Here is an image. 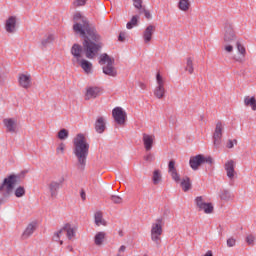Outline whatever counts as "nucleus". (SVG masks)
<instances>
[{
    "label": "nucleus",
    "instance_id": "1",
    "mask_svg": "<svg viewBox=\"0 0 256 256\" xmlns=\"http://www.w3.org/2000/svg\"><path fill=\"white\" fill-rule=\"evenodd\" d=\"M73 21V31L76 35H80L83 42L82 46L73 44L71 48L72 63L73 65H79L87 75H91L93 73V63L86 59H95L99 55V51L103 49L102 37L95 24L80 13L74 15ZM83 55H85L86 59H83Z\"/></svg>",
    "mask_w": 256,
    "mask_h": 256
},
{
    "label": "nucleus",
    "instance_id": "2",
    "mask_svg": "<svg viewBox=\"0 0 256 256\" xmlns=\"http://www.w3.org/2000/svg\"><path fill=\"white\" fill-rule=\"evenodd\" d=\"M237 47L238 53H240L239 57H234L235 61L238 63H243L245 61V46L241 44L237 40V36L235 35V30H233V24L226 22L224 26V46L223 51L225 53H231L233 51V47Z\"/></svg>",
    "mask_w": 256,
    "mask_h": 256
},
{
    "label": "nucleus",
    "instance_id": "3",
    "mask_svg": "<svg viewBox=\"0 0 256 256\" xmlns=\"http://www.w3.org/2000/svg\"><path fill=\"white\" fill-rule=\"evenodd\" d=\"M73 153L78 159V169L80 171H85L87 165V157L89 156V142L83 134H77L74 139V149Z\"/></svg>",
    "mask_w": 256,
    "mask_h": 256
},
{
    "label": "nucleus",
    "instance_id": "4",
    "mask_svg": "<svg viewBox=\"0 0 256 256\" xmlns=\"http://www.w3.org/2000/svg\"><path fill=\"white\" fill-rule=\"evenodd\" d=\"M21 183V175L11 174L6 177L2 184L0 185V205H4L7 203V199L11 197V193H13V189H15V185H19Z\"/></svg>",
    "mask_w": 256,
    "mask_h": 256
},
{
    "label": "nucleus",
    "instance_id": "5",
    "mask_svg": "<svg viewBox=\"0 0 256 256\" xmlns=\"http://www.w3.org/2000/svg\"><path fill=\"white\" fill-rule=\"evenodd\" d=\"M102 68L104 75H108L109 77H115L117 75V69L113 67L115 64V59L111 58L107 53H103L100 55L99 65H105Z\"/></svg>",
    "mask_w": 256,
    "mask_h": 256
},
{
    "label": "nucleus",
    "instance_id": "6",
    "mask_svg": "<svg viewBox=\"0 0 256 256\" xmlns=\"http://www.w3.org/2000/svg\"><path fill=\"white\" fill-rule=\"evenodd\" d=\"M161 235H163V218H158L151 228V240L157 247L161 245Z\"/></svg>",
    "mask_w": 256,
    "mask_h": 256
},
{
    "label": "nucleus",
    "instance_id": "7",
    "mask_svg": "<svg viewBox=\"0 0 256 256\" xmlns=\"http://www.w3.org/2000/svg\"><path fill=\"white\" fill-rule=\"evenodd\" d=\"M63 233H66V237L69 241L75 237V229L71 227V224L67 223L59 231L54 232L52 240L63 245V240H61V235H63Z\"/></svg>",
    "mask_w": 256,
    "mask_h": 256
},
{
    "label": "nucleus",
    "instance_id": "8",
    "mask_svg": "<svg viewBox=\"0 0 256 256\" xmlns=\"http://www.w3.org/2000/svg\"><path fill=\"white\" fill-rule=\"evenodd\" d=\"M156 83L157 86L154 90V95L157 99H163L166 93L165 82L163 81V77L159 73L156 75Z\"/></svg>",
    "mask_w": 256,
    "mask_h": 256
},
{
    "label": "nucleus",
    "instance_id": "9",
    "mask_svg": "<svg viewBox=\"0 0 256 256\" xmlns=\"http://www.w3.org/2000/svg\"><path fill=\"white\" fill-rule=\"evenodd\" d=\"M112 116L117 125H125V120L127 119V112L123 111V108L116 107L112 110Z\"/></svg>",
    "mask_w": 256,
    "mask_h": 256
},
{
    "label": "nucleus",
    "instance_id": "10",
    "mask_svg": "<svg viewBox=\"0 0 256 256\" xmlns=\"http://www.w3.org/2000/svg\"><path fill=\"white\" fill-rule=\"evenodd\" d=\"M221 139H223V123L217 122L213 134L214 147L219 148V146L221 145Z\"/></svg>",
    "mask_w": 256,
    "mask_h": 256
},
{
    "label": "nucleus",
    "instance_id": "11",
    "mask_svg": "<svg viewBox=\"0 0 256 256\" xmlns=\"http://www.w3.org/2000/svg\"><path fill=\"white\" fill-rule=\"evenodd\" d=\"M203 163H205V156L201 154L192 156L189 161L190 167L193 169V171H197V169H199Z\"/></svg>",
    "mask_w": 256,
    "mask_h": 256
},
{
    "label": "nucleus",
    "instance_id": "12",
    "mask_svg": "<svg viewBox=\"0 0 256 256\" xmlns=\"http://www.w3.org/2000/svg\"><path fill=\"white\" fill-rule=\"evenodd\" d=\"M224 169L228 179L233 181L235 179V160H228L224 165Z\"/></svg>",
    "mask_w": 256,
    "mask_h": 256
},
{
    "label": "nucleus",
    "instance_id": "13",
    "mask_svg": "<svg viewBox=\"0 0 256 256\" xmlns=\"http://www.w3.org/2000/svg\"><path fill=\"white\" fill-rule=\"evenodd\" d=\"M101 95V88L99 87H88L85 93V100L97 99Z\"/></svg>",
    "mask_w": 256,
    "mask_h": 256
},
{
    "label": "nucleus",
    "instance_id": "14",
    "mask_svg": "<svg viewBox=\"0 0 256 256\" xmlns=\"http://www.w3.org/2000/svg\"><path fill=\"white\" fill-rule=\"evenodd\" d=\"M143 145L146 151L153 149V143H155V136L144 133L142 137Z\"/></svg>",
    "mask_w": 256,
    "mask_h": 256
},
{
    "label": "nucleus",
    "instance_id": "15",
    "mask_svg": "<svg viewBox=\"0 0 256 256\" xmlns=\"http://www.w3.org/2000/svg\"><path fill=\"white\" fill-rule=\"evenodd\" d=\"M3 124L6 127L8 133H15L17 129V120L15 118H5Z\"/></svg>",
    "mask_w": 256,
    "mask_h": 256
},
{
    "label": "nucleus",
    "instance_id": "16",
    "mask_svg": "<svg viewBox=\"0 0 256 256\" xmlns=\"http://www.w3.org/2000/svg\"><path fill=\"white\" fill-rule=\"evenodd\" d=\"M16 27H17V18H15V16H10L6 20V25H5V29L7 33H15V31H17Z\"/></svg>",
    "mask_w": 256,
    "mask_h": 256
},
{
    "label": "nucleus",
    "instance_id": "17",
    "mask_svg": "<svg viewBox=\"0 0 256 256\" xmlns=\"http://www.w3.org/2000/svg\"><path fill=\"white\" fill-rule=\"evenodd\" d=\"M65 181V178H60L59 181H52L49 185L51 197H57V192L59 191V188L61 185H63V182Z\"/></svg>",
    "mask_w": 256,
    "mask_h": 256
},
{
    "label": "nucleus",
    "instance_id": "18",
    "mask_svg": "<svg viewBox=\"0 0 256 256\" xmlns=\"http://www.w3.org/2000/svg\"><path fill=\"white\" fill-rule=\"evenodd\" d=\"M155 26L149 25L146 27V29L143 32V39L144 43H151V40L153 39V35L155 33Z\"/></svg>",
    "mask_w": 256,
    "mask_h": 256
},
{
    "label": "nucleus",
    "instance_id": "19",
    "mask_svg": "<svg viewBox=\"0 0 256 256\" xmlns=\"http://www.w3.org/2000/svg\"><path fill=\"white\" fill-rule=\"evenodd\" d=\"M94 127H95V131L96 133H105V130L107 129V124L105 122V118L103 117H99L97 118L95 124H94Z\"/></svg>",
    "mask_w": 256,
    "mask_h": 256
},
{
    "label": "nucleus",
    "instance_id": "20",
    "mask_svg": "<svg viewBox=\"0 0 256 256\" xmlns=\"http://www.w3.org/2000/svg\"><path fill=\"white\" fill-rule=\"evenodd\" d=\"M37 229V222L33 221L29 223L22 233V239H29V237L35 233V230Z\"/></svg>",
    "mask_w": 256,
    "mask_h": 256
},
{
    "label": "nucleus",
    "instance_id": "21",
    "mask_svg": "<svg viewBox=\"0 0 256 256\" xmlns=\"http://www.w3.org/2000/svg\"><path fill=\"white\" fill-rule=\"evenodd\" d=\"M19 84L24 89H29V87H31V76L25 75V74H20Z\"/></svg>",
    "mask_w": 256,
    "mask_h": 256
},
{
    "label": "nucleus",
    "instance_id": "22",
    "mask_svg": "<svg viewBox=\"0 0 256 256\" xmlns=\"http://www.w3.org/2000/svg\"><path fill=\"white\" fill-rule=\"evenodd\" d=\"M94 223H95V225H97V227H101V225H103L104 227H107V221H105V219H103L102 211L95 212Z\"/></svg>",
    "mask_w": 256,
    "mask_h": 256
},
{
    "label": "nucleus",
    "instance_id": "23",
    "mask_svg": "<svg viewBox=\"0 0 256 256\" xmlns=\"http://www.w3.org/2000/svg\"><path fill=\"white\" fill-rule=\"evenodd\" d=\"M180 187L182 188V191H184V193L190 191L191 187H193V184H191V178H189L188 176H184L180 182Z\"/></svg>",
    "mask_w": 256,
    "mask_h": 256
},
{
    "label": "nucleus",
    "instance_id": "24",
    "mask_svg": "<svg viewBox=\"0 0 256 256\" xmlns=\"http://www.w3.org/2000/svg\"><path fill=\"white\" fill-rule=\"evenodd\" d=\"M244 105L246 107H251L252 111H256V99H255V97L246 96L244 98Z\"/></svg>",
    "mask_w": 256,
    "mask_h": 256
},
{
    "label": "nucleus",
    "instance_id": "25",
    "mask_svg": "<svg viewBox=\"0 0 256 256\" xmlns=\"http://www.w3.org/2000/svg\"><path fill=\"white\" fill-rule=\"evenodd\" d=\"M152 181L154 185H159L161 181H163V175L161 174V170L156 169L153 172Z\"/></svg>",
    "mask_w": 256,
    "mask_h": 256
},
{
    "label": "nucleus",
    "instance_id": "26",
    "mask_svg": "<svg viewBox=\"0 0 256 256\" xmlns=\"http://www.w3.org/2000/svg\"><path fill=\"white\" fill-rule=\"evenodd\" d=\"M106 233L105 232H98L95 237H94V243L95 245H97L98 247H101V245H103V241H105V237H106Z\"/></svg>",
    "mask_w": 256,
    "mask_h": 256
},
{
    "label": "nucleus",
    "instance_id": "27",
    "mask_svg": "<svg viewBox=\"0 0 256 256\" xmlns=\"http://www.w3.org/2000/svg\"><path fill=\"white\" fill-rule=\"evenodd\" d=\"M139 23V15L132 16L131 20L126 24L127 29H133V27H137Z\"/></svg>",
    "mask_w": 256,
    "mask_h": 256
},
{
    "label": "nucleus",
    "instance_id": "28",
    "mask_svg": "<svg viewBox=\"0 0 256 256\" xmlns=\"http://www.w3.org/2000/svg\"><path fill=\"white\" fill-rule=\"evenodd\" d=\"M213 204L205 202L201 208H199V211H204L206 215H209L213 213Z\"/></svg>",
    "mask_w": 256,
    "mask_h": 256
},
{
    "label": "nucleus",
    "instance_id": "29",
    "mask_svg": "<svg viewBox=\"0 0 256 256\" xmlns=\"http://www.w3.org/2000/svg\"><path fill=\"white\" fill-rule=\"evenodd\" d=\"M189 7H191L189 0H180L178 3L180 11H189Z\"/></svg>",
    "mask_w": 256,
    "mask_h": 256
},
{
    "label": "nucleus",
    "instance_id": "30",
    "mask_svg": "<svg viewBox=\"0 0 256 256\" xmlns=\"http://www.w3.org/2000/svg\"><path fill=\"white\" fill-rule=\"evenodd\" d=\"M220 199H222V201H231V199H233V194H231L229 190H223L220 193Z\"/></svg>",
    "mask_w": 256,
    "mask_h": 256
},
{
    "label": "nucleus",
    "instance_id": "31",
    "mask_svg": "<svg viewBox=\"0 0 256 256\" xmlns=\"http://www.w3.org/2000/svg\"><path fill=\"white\" fill-rule=\"evenodd\" d=\"M55 40V36L53 34H49L46 38H44L41 42L42 47H47V45H51Z\"/></svg>",
    "mask_w": 256,
    "mask_h": 256
},
{
    "label": "nucleus",
    "instance_id": "32",
    "mask_svg": "<svg viewBox=\"0 0 256 256\" xmlns=\"http://www.w3.org/2000/svg\"><path fill=\"white\" fill-rule=\"evenodd\" d=\"M185 71H188L190 75H193V71H195V68L193 67V59H191V57L187 58Z\"/></svg>",
    "mask_w": 256,
    "mask_h": 256
},
{
    "label": "nucleus",
    "instance_id": "33",
    "mask_svg": "<svg viewBox=\"0 0 256 256\" xmlns=\"http://www.w3.org/2000/svg\"><path fill=\"white\" fill-rule=\"evenodd\" d=\"M58 139H60L61 141H65V139L69 138V130L63 128L58 132L57 135Z\"/></svg>",
    "mask_w": 256,
    "mask_h": 256
},
{
    "label": "nucleus",
    "instance_id": "34",
    "mask_svg": "<svg viewBox=\"0 0 256 256\" xmlns=\"http://www.w3.org/2000/svg\"><path fill=\"white\" fill-rule=\"evenodd\" d=\"M173 181H175V183H180L181 182V176H179V173H177V170H174L172 172H169Z\"/></svg>",
    "mask_w": 256,
    "mask_h": 256
},
{
    "label": "nucleus",
    "instance_id": "35",
    "mask_svg": "<svg viewBox=\"0 0 256 256\" xmlns=\"http://www.w3.org/2000/svg\"><path fill=\"white\" fill-rule=\"evenodd\" d=\"M111 201L115 203V205H121V203H123V198H121L120 196L117 195H112L110 197Z\"/></svg>",
    "mask_w": 256,
    "mask_h": 256
},
{
    "label": "nucleus",
    "instance_id": "36",
    "mask_svg": "<svg viewBox=\"0 0 256 256\" xmlns=\"http://www.w3.org/2000/svg\"><path fill=\"white\" fill-rule=\"evenodd\" d=\"M196 206L200 209L206 202L203 200V196H198L195 199Z\"/></svg>",
    "mask_w": 256,
    "mask_h": 256
},
{
    "label": "nucleus",
    "instance_id": "37",
    "mask_svg": "<svg viewBox=\"0 0 256 256\" xmlns=\"http://www.w3.org/2000/svg\"><path fill=\"white\" fill-rule=\"evenodd\" d=\"M15 195L16 197H23V195H25V188L23 186L18 187L15 190Z\"/></svg>",
    "mask_w": 256,
    "mask_h": 256
},
{
    "label": "nucleus",
    "instance_id": "38",
    "mask_svg": "<svg viewBox=\"0 0 256 256\" xmlns=\"http://www.w3.org/2000/svg\"><path fill=\"white\" fill-rule=\"evenodd\" d=\"M246 243L247 245H255V236L253 234H250L246 237Z\"/></svg>",
    "mask_w": 256,
    "mask_h": 256
},
{
    "label": "nucleus",
    "instance_id": "39",
    "mask_svg": "<svg viewBox=\"0 0 256 256\" xmlns=\"http://www.w3.org/2000/svg\"><path fill=\"white\" fill-rule=\"evenodd\" d=\"M57 155H63L65 153V144L60 143L59 146L56 148Z\"/></svg>",
    "mask_w": 256,
    "mask_h": 256
},
{
    "label": "nucleus",
    "instance_id": "40",
    "mask_svg": "<svg viewBox=\"0 0 256 256\" xmlns=\"http://www.w3.org/2000/svg\"><path fill=\"white\" fill-rule=\"evenodd\" d=\"M226 243L227 247H235V245H237V240L233 237H230L227 239Z\"/></svg>",
    "mask_w": 256,
    "mask_h": 256
},
{
    "label": "nucleus",
    "instance_id": "41",
    "mask_svg": "<svg viewBox=\"0 0 256 256\" xmlns=\"http://www.w3.org/2000/svg\"><path fill=\"white\" fill-rule=\"evenodd\" d=\"M133 5L136 9H143V0H133Z\"/></svg>",
    "mask_w": 256,
    "mask_h": 256
},
{
    "label": "nucleus",
    "instance_id": "42",
    "mask_svg": "<svg viewBox=\"0 0 256 256\" xmlns=\"http://www.w3.org/2000/svg\"><path fill=\"white\" fill-rule=\"evenodd\" d=\"M173 171H177V168H175L174 160H171L168 164V173H171Z\"/></svg>",
    "mask_w": 256,
    "mask_h": 256
},
{
    "label": "nucleus",
    "instance_id": "43",
    "mask_svg": "<svg viewBox=\"0 0 256 256\" xmlns=\"http://www.w3.org/2000/svg\"><path fill=\"white\" fill-rule=\"evenodd\" d=\"M140 13H144L146 19H153V16L151 15V12H149V10L142 8L140 10Z\"/></svg>",
    "mask_w": 256,
    "mask_h": 256
},
{
    "label": "nucleus",
    "instance_id": "44",
    "mask_svg": "<svg viewBox=\"0 0 256 256\" xmlns=\"http://www.w3.org/2000/svg\"><path fill=\"white\" fill-rule=\"evenodd\" d=\"M85 3H87V0H75L74 1L75 7H83V5H85Z\"/></svg>",
    "mask_w": 256,
    "mask_h": 256
},
{
    "label": "nucleus",
    "instance_id": "45",
    "mask_svg": "<svg viewBox=\"0 0 256 256\" xmlns=\"http://www.w3.org/2000/svg\"><path fill=\"white\" fill-rule=\"evenodd\" d=\"M144 159L146 161H148V163H151L152 161H155V156L153 154L149 153L146 156H144Z\"/></svg>",
    "mask_w": 256,
    "mask_h": 256
},
{
    "label": "nucleus",
    "instance_id": "46",
    "mask_svg": "<svg viewBox=\"0 0 256 256\" xmlns=\"http://www.w3.org/2000/svg\"><path fill=\"white\" fill-rule=\"evenodd\" d=\"M204 163H208V165H213V158L211 156L204 157Z\"/></svg>",
    "mask_w": 256,
    "mask_h": 256
},
{
    "label": "nucleus",
    "instance_id": "47",
    "mask_svg": "<svg viewBox=\"0 0 256 256\" xmlns=\"http://www.w3.org/2000/svg\"><path fill=\"white\" fill-rule=\"evenodd\" d=\"M80 197L82 199V201H85L87 199V194L85 193V190H81L80 191Z\"/></svg>",
    "mask_w": 256,
    "mask_h": 256
},
{
    "label": "nucleus",
    "instance_id": "48",
    "mask_svg": "<svg viewBox=\"0 0 256 256\" xmlns=\"http://www.w3.org/2000/svg\"><path fill=\"white\" fill-rule=\"evenodd\" d=\"M233 147H235V145L233 144V140H228L227 148L228 149H233Z\"/></svg>",
    "mask_w": 256,
    "mask_h": 256
},
{
    "label": "nucleus",
    "instance_id": "49",
    "mask_svg": "<svg viewBox=\"0 0 256 256\" xmlns=\"http://www.w3.org/2000/svg\"><path fill=\"white\" fill-rule=\"evenodd\" d=\"M118 40L119 41H125V33L124 32H121L118 36Z\"/></svg>",
    "mask_w": 256,
    "mask_h": 256
},
{
    "label": "nucleus",
    "instance_id": "50",
    "mask_svg": "<svg viewBox=\"0 0 256 256\" xmlns=\"http://www.w3.org/2000/svg\"><path fill=\"white\" fill-rule=\"evenodd\" d=\"M139 87H140V89H143V90L147 89V85H145L142 82L139 83Z\"/></svg>",
    "mask_w": 256,
    "mask_h": 256
},
{
    "label": "nucleus",
    "instance_id": "51",
    "mask_svg": "<svg viewBox=\"0 0 256 256\" xmlns=\"http://www.w3.org/2000/svg\"><path fill=\"white\" fill-rule=\"evenodd\" d=\"M127 249V247H125V245H122L120 248H119V252L121 253H123V252H125V250Z\"/></svg>",
    "mask_w": 256,
    "mask_h": 256
},
{
    "label": "nucleus",
    "instance_id": "52",
    "mask_svg": "<svg viewBox=\"0 0 256 256\" xmlns=\"http://www.w3.org/2000/svg\"><path fill=\"white\" fill-rule=\"evenodd\" d=\"M204 256H213V252L211 250L207 251V253Z\"/></svg>",
    "mask_w": 256,
    "mask_h": 256
},
{
    "label": "nucleus",
    "instance_id": "53",
    "mask_svg": "<svg viewBox=\"0 0 256 256\" xmlns=\"http://www.w3.org/2000/svg\"><path fill=\"white\" fill-rule=\"evenodd\" d=\"M234 145H237V139L232 140Z\"/></svg>",
    "mask_w": 256,
    "mask_h": 256
},
{
    "label": "nucleus",
    "instance_id": "54",
    "mask_svg": "<svg viewBox=\"0 0 256 256\" xmlns=\"http://www.w3.org/2000/svg\"><path fill=\"white\" fill-rule=\"evenodd\" d=\"M69 251H73V247L68 246Z\"/></svg>",
    "mask_w": 256,
    "mask_h": 256
},
{
    "label": "nucleus",
    "instance_id": "55",
    "mask_svg": "<svg viewBox=\"0 0 256 256\" xmlns=\"http://www.w3.org/2000/svg\"><path fill=\"white\" fill-rule=\"evenodd\" d=\"M63 235H65V233H62V234H61V237H63Z\"/></svg>",
    "mask_w": 256,
    "mask_h": 256
}]
</instances>
